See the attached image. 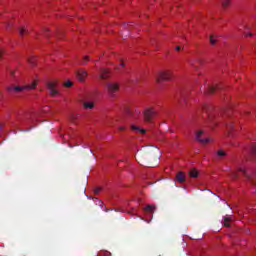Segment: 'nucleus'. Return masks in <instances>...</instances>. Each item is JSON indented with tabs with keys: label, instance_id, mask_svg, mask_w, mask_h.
Instances as JSON below:
<instances>
[{
	"label": "nucleus",
	"instance_id": "obj_1",
	"mask_svg": "<svg viewBox=\"0 0 256 256\" xmlns=\"http://www.w3.org/2000/svg\"><path fill=\"white\" fill-rule=\"evenodd\" d=\"M153 159H155L153 148H144L137 154L138 163H140V165H145L146 167H155L153 164L147 162Z\"/></svg>",
	"mask_w": 256,
	"mask_h": 256
},
{
	"label": "nucleus",
	"instance_id": "obj_2",
	"mask_svg": "<svg viewBox=\"0 0 256 256\" xmlns=\"http://www.w3.org/2000/svg\"><path fill=\"white\" fill-rule=\"evenodd\" d=\"M35 87H37V81L27 86H8L6 89L8 93H21V91H25V89H35Z\"/></svg>",
	"mask_w": 256,
	"mask_h": 256
},
{
	"label": "nucleus",
	"instance_id": "obj_3",
	"mask_svg": "<svg viewBox=\"0 0 256 256\" xmlns=\"http://www.w3.org/2000/svg\"><path fill=\"white\" fill-rule=\"evenodd\" d=\"M239 173H242V175H245L246 178L249 180L255 179V177H256V174H251V172H249L245 168H238L237 171H232L230 173L231 179H239Z\"/></svg>",
	"mask_w": 256,
	"mask_h": 256
},
{
	"label": "nucleus",
	"instance_id": "obj_4",
	"mask_svg": "<svg viewBox=\"0 0 256 256\" xmlns=\"http://www.w3.org/2000/svg\"><path fill=\"white\" fill-rule=\"evenodd\" d=\"M171 79H173V73L171 70L160 71L156 76V81L158 83H163V81H171Z\"/></svg>",
	"mask_w": 256,
	"mask_h": 256
},
{
	"label": "nucleus",
	"instance_id": "obj_5",
	"mask_svg": "<svg viewBox=\"0 0 256 256\" xmlns=\"http://www.w3.org/2000/svg\"><path fill=\"white\" fill-rule=\"evenodd\" d=\"M143 115L145 123H153V119L157 117V111H155L153 108H147L144 110Z\"/></svg>",
	"mask_w": 256,
	"mask_h": 256
},
{
	"label": "nucleus",
	"instance_id": "obj_6",
	"mask_svg": "<svg viewBox=\"0 0 256 256\" xmlns=\"http://www.w3.org/2000/svg\"><path fill=\"white\" fill-rule=\"evenodd\" d=\"M46 85L52 97H56V95H59V90L57 89V81H49L46 83Z\"/></svg>",
	"mask_w": 256,
	"mask_h": 256
},
{
	"label": "nucleus",
	"instance_id": "obj_7",
	"mask_svg": "<svg viewBox=\"0 0 256 256\" xmlns=\"http://www.w3.org/2000/svg\"><path fill=\"white\" fill-rule=\"evenodd\" d=\"M106 87H107L108 93L111 95V97H113V95H115L116 92L119 91V84L118 83L110 82V83L106 84Z\"/></svg>",
	"mask_w": 256,
	"mask_h": 256
},
{
	"label": "nucleus",
	"instance_id": "obj_8",
	"mask_svg": "<svg viewBox=\"0 0 256 256\" xmlns=\"http://www.w3.org/2000/svg\"><path fill=\"white\" fill-rule=\"evenodd\" d=\"M204 134L205 132L203 130H199L198 132H196V140H198L199 143H202V145H207V143H209L211 139L209 138L202 139L201 136H203Z\"/></svg>",
	"mask_w": 256,
	"mask_h": 256
},
{
	"label": "nucleus",
	"instance_id": "obj_9",
	"mask_svg": "<svg viewBox=\"0 0 256 256\" xmlns=\"http://www.w3.org/2000/svg\"><path fill=\"white\" fill-rule=\"evenodd\" d=\"M109 77H111L109 70L102 68L100 70V79H102V81H107V79H109Z\"/></svg>",
	"mask_w": 256,
	"mask_h": 256
},
{
	"label": "nucleus",
	"instance_id": "obj_10",
	"mask_svg": "<svg viewBox=\"0 0 256 256\" xmlns=\"http://www.w3.org/2000/svg\"><path fill=\"white\" fill-rule=\"evenodd\" d=\"M217 89H221V86H219V85H216V86L208 85L205 93H207L208 95H213V93H215L217 91Z\"/></svg>",
	"mask_w": 256,
	"mask_h": 256
},
{
	"label": "nucleus",
	"instance_id": "obj_11",
	"mask_svg": "<svg viewBox=\"0 0 256 256\" xmlns=\"http://www.w3.org/2000/svg\"><path fill=\"white\" fill-rule=\"evenodd\" d=\"M76 75L80 81H85V78L87 77L88 73L87 71L81 69L77 71Z\"/></svg>",
	"mask_w": 256,
	"mask_h": 256
},
{
	"label": "nucleus",
	"instance_id": "obj_12",
	"mask_svg": "<svg viewBox=\"0 0 256 256\" xmlns=\"http://www.w3.org/2000/svg\"><path fill=\"white\" fill-rule=\"evenodd\" d=\"M176 180L178 181V183H185L186 181L185 172H178L176 174Z\"/></svg>",
	"mask_w": 256,
	"mask_h": 256
},
{
	"label": "nucleus",
	"instance_id": "obj_13",
	"mask_svg": "<svg viewBox=\"0 0 256 256\" xmlns=\"http://www.w3.org/2000/svg\"><path fill=\"white\" fill-rule=\"evenodd\" d=\"M131 129L132 131H136V133H141L142 135H145V133H147V130L143 128H139V126H136V125H132Z\"/></svg>",
	"mask_w": 256,
	"mask_h": 256
},
{
	"label": "nucleus",
	"instance_id": "obj_14",
	"mask_svg": "<svg viewBox=\"0 0 256 256\" xmlns=\"http://www.w3.org/2000/svg\"><path fill=\"white\" fill-rule=\"evenodd\" d=\"M227 156V152L223 151V150H218L216 152V157L218 159H223V157H226Z\"/></svg>",
	"mask_w": 256,
	"mask_h": 256
},
{
	"label": "nucleus",
	"instance_id": "obj_15",
	"mask_svg": "<svg viewBox=\"0 0 256 256\" xmlns=\"http://www.w3.org/2000/svg\"><path fill=\"white\" fill-rule=\"evenodd\" d=\"M144 211L146 213H153V211H155V205H148V206H146Z\"/></svg>",
	"mask_w": 256,
	"mask_h": 256
},
{
	"label": "nucleus",
	"instance_id": "obj_16",
	"mask_svg": "<svg viewBox=\"0 0 256 256\" xmlns=\"http://www.w3.org/2000/svg\"><path fill=\"white\" fill-rule=\"evenodd\" d=\"M190 177L197 178L199 177V172L196 169H192L189 171Z\"/></svg>",
	"mask_w": 256,
	"mask_h": 256
},
{
	"label": "nucleus",
	"instance_id": "obj_17",
	"mask_svg": "<svg viewBox=\"0 0 256 256\" xmlns=\"http://www.w3.org/2000/svg\"><path fill=\"white\" fill-rule=\"evenodd\" d=\"M219 1L224 9H227V7L231 4V1L229 0H219Z\"/></svg>",
	"mask_w": 256,
	"mask_h": 256
},
{
	"label": "nucleus",
	"instance_id": "obj_18",
	"mask_svg": "<svg viewBox=\"0 0 256 256\" xmlns=\"http://www.w3.org/2000/svg\"><path fill=\"white\" fill-rule=\"evenodd\" d=\"M84 109H93L95 107V104L93 102H84Z\"/></svg>",
	"mask_w": 256,
	"mask_h": 256
},
{
	"label": "nucleus",
	"instance_id": "obj_19",
	"mask_svg": "<svg viewBox=\"0 0 256 256\" xmlns=\"http://www.w3.org/2000/svg\"><path fill=\"white\" fill-rule=\"evenodd\" d=\"M210 110H211V108L209 106H204L203 107V111H206L207 117H209V119H212L213 116L209 113Z\"/></svg>",
	"mask_w": 256,
	"mask_h": 256
},
{
	"label": "nucleus",
	"instance_id": "obj_20",
	"mask_svg": "<svg viewBox=\"0 0 256 256\" xmlns=\"http://www.w3.org/2000/svg\"><path fill=\"white\" fill-rule=\"evenodd\" d=\"M231 218L230 217H224V227H231Z\"/></svg>",
	"mask_w": 256,
	"mask_h": 256
},
{
	"label": "nucleus",
	"instance_id": "obj_21",
	"mask_svg": "<svg viewBox=\"0 0 256 256\" xmlns=\"http://www.w3.org/2000/svg\"><path fill=\"white\" fill-rule=\"evenodd\" d=\"M25 34H27V29H25V27H20L19 28V35H20V37H24Z\"/></svg>",
	"mask_w": 256,
	"mask_h": 256
},
{
	"label": "nucleus",
	"instance_id": "obj_22",
	"mask_svg": "<svg viewBox=\"0 0 256 256\" xmlns=\"http://www.w3.org/2000/svg\"><path fill=\"white\" fill-rule=\"evenodd\" d=\"M228 133H231L233 129H235V126L233 125V122H230L229 124L226 125Z\"/></svg>",
	"mask_w": 256,
	"mask_h": 256
},
{
	"label": "nucleus",
	"instance_id": "obj_23",
	"mask_svg": "<svg viewBox=\"0 0 256 256\" xmlns=\"http://www.w3.org/2000/svg\"><path fill=\"white\" fill-rule=\"evenodd\" d=\"M78 117H79V114H72L70 116V121H72V123H77Z\"/></svg>",
	"mask_w": 256,
	"mask_h": 256
},
{
	"label": "nucleus",
	"instance_id": "obj_24",
	"mask_svg": "<svg viewBox=\"0 0 256 256\" xmlns=\"http://www.w3.org/2000/svg\"><path fill=\"white\" fill-rule=\"evenodd\" d=\"M101 191H103V188L102 187H96L94 189V195H99L101 193Z\"/></svg>",
	"mask_w": 256,
	"mask_h": 256
},
{
	"label": "nucleus",
	"instance_id": "obj_25",
	"mask_svg": "<svg viewBox=\"0 0 256 256\" xmlns=\"http://www.w3.org/2000/svg\"><path fill=\"white\" fill-rule=\"evenodd\" d=\"M88 62H89V56H85L83 58L82 65H87Z\"/></svg>",
	"mask_w": 256,
	"mask_h": 256
},
{
	"label": "nucleus",
	"instance_id": "obj_26",
	"mask_svg": "<svg viewBox=\"0 0 256 256\" xmlns=\"http://www.w3.org/2000/svg\"><path fill=\"white\" fill-rule=\"evenodd\" d=\"M251 154H252V155H255V154H256V144H253V145L251 146Z\"/></svg>",
	"mask_w": 256,
	"mask_h": 256
},
{
	"label": "nucleus",
	"instance_id": "obj_27",
	"mask_svg": "<svg viewBox=\"0 0 256 256\" xmlns=\"http://www.w3.org/2000/svg\"><path fill=\"white\" fill-rule=\"evenodd\" d=\"M210 43L211 45H216L217 40L215 38H213V36L210 37Z\"/></svg>",
	"mask_w": 256,
	"mask_h": 256
},
{
	"label": "nucleus",
	"instance_id": "obj_28",
	"mask_svg": "<svg viewBox=\"0 0 256 256\" xmlns=\"http://www.w3.org/2000/svg\"><path fill=\"white\" fill-rule=\"evenodd\" d=\"M64 87H73V82L67 81V82L64 84Z\"/></svg>",
	"mask_w": 256,
	"mask_h": 256
},
{
	"label": "nucleus",
	"instance_id": "obj_29",
	"mask_svg": "<svg viewBox=\"0 0 256 256\" xmlns=\"http://www.w3.org/2000/svg\"><path fill=\"white\" fill-rule=\"evenodd\" d=\"M28 61L30 65H35V58H31Z\"/></svg>",
	"mask_w": 256,
	"mask_h": 256
},
{
	"label": "nucleus",
	"instance_id": "obj_30",
	"mask_svg": "<svg viewBox=\"0 0 256 256\" xmlns=\"http://www.w3.org/2000/svg\"><path fill=\"white\" fill-rule=\"evenodd\" d=\"M125 129H126L125 126H120V127L118 128L119 131H125Z\"/></svg>",
	"mask_w": 256,
	"mask_h": 256
},
{
	"label": "nucleus",
	"instance_id": "obj_31",
	"mask_svg": "<svg viewBox=\"0 0 256 256\" xmlns=\"http://www.w3.org/2000/svg\"><path fill=\"white\" fill-rule=\"evenodd\" d=\"M3 57V49L0 48V59Z\"/></svg>",
	"mask_w": 256,
	"mask_h": 256
},
{
	"label": "nucleus",
	"instance_id": "obj_32",
	"mask_svg": "<svg viewBox=\"0 0 256 256\" xmlns=\"http://www.w3.org/2000/svg\"><path fill=\"white\" fill-rule=\"evenodd\" d=\"M246 37H253V34L252 33H248V34H246Z\"/></svg>",
	"mask_w": 256,
	"mask_h": 256
},
{
	"label": "nucleus",
	"instance_id": "obj_33",
	"mask_svg": "<svg viewBox=\"0 0 256 256\" xmlns=\"http://www.w3.org/2000/svg\"><path fill=\"white\" fill-rule=\"evenodd\" d=\"M176 51H181V46H176Z\"/></svg>",
	"mask_w": 256,
	"mask_h": 256
},
{
	"label": "nucleus",
	"instance_id": "obj_34",
	"mask_svg": "<svg viewBox=\"0 0 256 256\" xmlns=\"http://www.w3.org/2000/svg\"><path fill=\"white\" fill-rule=\"evenodd\" d=\"M121 67H125V62L120 63Z\"/></svg>",
	"mask_w": 256,
	"mask_h": 256
},
{
	"label": "nucleus",
	"instance_id": "obj_35",
	"mask_svg": "<svg viewBox=\"0 0 256 256\" xmlns=\"http://www.w3.org/2000/svg\"><path fill=\"white\" fill-rule=\"evenodd\" d=\"M105 213H109V209L108 208H104Z\"/></svg>",
	"mask_w": 256,
	"mask_h": 256
},
{
	"label": "nucleus",
	"instance_id": "obj_36",
	"mask_svg": "<svg viewBox=\"0 0 256 256\" xmlns=\"http://www.w3.org/2000/svg\"><path fill=\"white\" fill-rule=\"evenodd\" d=\"M19 123H23V119L19 118L18 119Z\"/></svg>",
	"mask_w": 256,
	"mask_h": 256
},
{
	"label": "nucleus",
	"instance_id": "obj_37",
	"mask_svg": "<svg viewBox=\"0 0 256 256\" xmlns=\"http://www.w3.org/2000/svg\"><path fill=\"white\" fill-rule=\"evenodd\" d=\"M1 129H3V125L0 123V131H1Z\"/></svg>",
	"mask_w": 256,
	"mask_h": 256
},
{
	"label": "nucleus",
	"instance_id": "obj_38",
	"mask_svg": "<svg viewBox=\"0 0 256 256\" xmlns=\"http://www.w3.org/2000/svg\"><path fill=\"white\" fill-rule=\"evenodd\" d=\"M11 25H12L11 23H8V24H7V27H11Z\"/></svg>",
	"mask_w": 256,
	"mask_h": 256
},
{
	"label": "nucleus",
	"instance_id": "obj_39",
	"mask_svg": "<svg viewBox=\"0 0 256 256\" xmlns=\"http://www.w3.org/2000/svg\"><path fill=\"white\" fill-rule=\"evenodd\" d=\"M11 75H12V76L15 75V72H11Z\"/></svg>",
	"mask_w": 256,
	"mask_h": 256
},
{
	"label": "nucleus",
	"instance_id": "obj_40",
	"mask_svg": "<svg viewBox=\"0 0 256 256\" xmlns=\"http://www.w3.org/2000/svg\"><path fill=\"white\" fill-rule=\"evenodd\" d=\"M100 203H101L100 205H103V201L100 200Z\"/></svg>",
	"mask_w": 256,
	"mask_h": 256
},
{
	"label": "nucleus",
	"instance_id": "obj_41",
	"mask_svg": "<svg viewBox=\"0 0 256 256\" xmlns=\"http://www.w3.org/2000/svg\"><path fill=\"white\" fill-rule=\"evenodd\" d=\"M45 36L47 37V31L45 32Z\"/></svg>",
	"mask_w": 256,
	"mask_h": 256
}]
</instances>
